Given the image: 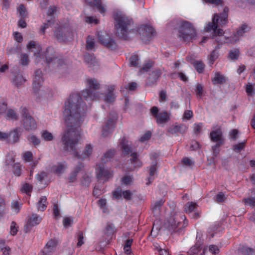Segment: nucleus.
I'll return each instance as SVG.
<instances>
[{
	"mask_svg": "<svg viewBox=\"0 0 255 255\" xmlns=\"http://www.w3.org/2000/svg\"><path fill=\"white\" fill-rule=\"evenodd\" d=\"M26 81L25 78L21 74H17L15 76L13 79V83L17 86H19L22 85Z\"/></svg>",
	"mask_w": 255,
	"mask_h": 255,
	"instance_id": "35",
	"label": "nucleus"
},
{
	"mask_svg": "<svg viewBox=\"0 0 255 255\" xmlns=\"http://www.w3.org/2000/svg\"><path fill=\"white\" fill-rule=\"evenodd\" d=\"M57 241L55 240H50L46 244L43 253L46 255H51L56 251Z\"/></svg>",
	"mask_w": 255,
	"mask_h": 255,
	"instance_id": "18",
	"label": "nucleus"
},
{
	"mask_svg": "<svg viewBox=\"0 0 255 255\" xmlns=\"http://www.w3.org/2000/svg\"><path fill=\"white\" fill-rule=\"evenodd\" d=\"M24 128L26 130H32L36 128L37 124L35 120L32 117L22 119Z\"/></svg>",
	"mask_w": 255,
	"mask_h": 255,
	"instance_id": "19",
	"label": "nucleus"
},
{
	"mask_svg": "<svg viewBox=\"0 0 255 255\" xmlns=\"http://www.w3.org/2000/svg\"><path fill=\"white\" fill-rule=\"evenodd\" d=\"M196 92L197 95L199 97H201L203 96V86L201 84H197L196 88Z\"/></svg>",
	"mask_w": 255,
	"mask_h": 255,
	"instance_id": "60",
	"label": "nucleus"
},
{
	"mask_svg": "<svg viewBox=\"0 0 255 255\" xmlns=\"http://www.w3.org/2000/svg\"><path fill=\"white\" fill-rule=\"evenodd\" d=\"M95 43L94 39L91 36H88L86 40V49L87 50H94Z\"/></svg>",
	"mask_w": 255,
	"mask_h": 255,
	"instance_id": "34",
	"label": "nucleus"
},
{
	"mask_svg": "<svg viewBox=\"0 0 255 255\" xmlns=\"http://www.w3.org/2000/svg\"><path fill=\"white\" fill-rule=\"evenodd\" d=\"M53 210V214H54V217L56 219H58L59 218H60V214L59 208H58L57 204H55L54 205Z\"/></svg>",
	"mask_w": 255,
	"mask_h": 255,
	"instance_id": "63",
	"label": "nucleus"
},
{
	"mask_svg": "<svg viewBox=\"0 0 255 255\" xmlns=\"http://www.w3.org/2000/svg\"><path fill=\"white\" fill-rule=\"evenodd\" d=\"M87 110L86 104L78 94L70 95L65 103L63 115L67 128L61 138V142L65 150L71 152L77 158L84 160L88 158L93 152V147L87 144L81 154L77 151L76 144L78 142L80 135L77 127L82 120Z\"/></svg>",
	"mask_w": 255,
	"mask_h": 255,
	"instance_id": "1",
	"label": "nucleus"
},
{
	"mask_svg": "<svg viewBox=\"0 0 255 255\" xmlns=\"http://www.w3.org/2000/svg\"><path fill=\"white\" fill-rule=\"evenodd\" d=\"M204 254L205 249H203L201 244L197 243L190 248L187 255H204Z\"/></svg>",
	"mask_w": 255,
	"mask_h": 255,
	"instance_id": "20",
	"label": "nucleus"
},
{
	"mask_svg": "<svg viewBox=\"0 0 255 255\" xmlns=\"http://www.w3.org/2000/svg\"><path fill=\"white\" fill-rule=\"evenodd\" d=\"M27 49L34 52V54L37 57L40 55L39 52L41 50L39 45H37L35 41H31L27 45Z\"/></svg>",
	"mask_w": 255,
	"mask_h": 255,
	"instance_id": "27",
	"label": "nucleus"
},
{
	"mask_svg": "<svg viewBox=\"0 0 255 255\" xmlns=\"http://www.w3.org/2000/svg\"><path fill=\"white\" fill-rule=\"evenodd\" d=\"M43 81L42 72L40 70H36L35 71V76L33 82V91L37 99H40L45 97V93L42 87V83Z\"/></svg>",
	"mask_w": 255,
	"mask_h": 255,
	"instance_id": "7",
	"label": "nucleus"
},
{
	"mask_svg": "<svg viewBox=\"0 0 255 255\" xmlns=\"http://www.w3.org/2000/svg\"><path fill=\"white\" fill-rule=\"evenodd\" d=\"M193 65L195 68L199 73H201L203 72L205 65L203 62L200 61H196L194 62Z\"/></svg>",
	"mask_w": 255,
	"mask_h": 255,
	"instance_id": "37",
	"label": "nucleus"
},
{
	"mask_svg": "<svg viewBox=\"0 0 255 255\" xmlns=\"http://www.w3.org/2000/svg\"><path fill=\"white\" fill-rule=\"evenodd\" d=\"M87 89L82 92V96L86 99L94 100L99 99V94L96 90L99 89L100 84L96 79H88L87 80Z\"/></svg>",
	"mask_w": 255,
	"mask_h": 255,
	"instance_id": "6",
	"label": "nucleus"
},
{
	"mask_svg": "<svg viewBox=\"0 0 255 255\" xmlns=\"http://www.w3.org/2000/svg\"><path fill=\"white\" fill-rule=\"evenodd\" d=\"M73 223V220L70 218H64L63 219V224L65 227L67 228L71 226V225Z\"/></svg>",
	"mask_w": 255,
	"mask_h": 255,
	"instance_id": "64",
	"label": "nucleus"
},
{
	"mask_svg": "<svg viewBox=\"0 0 255 255\" xmlns=\"http://www.w3.org/2000/svg\"><path fill=\"white\" fill-rule=\"evenodd\" d=\"M45 57L48 64L54 65L55 67H58L64 63V61L58 58L54 49L51 47L47 48L45 53Z\"/></svg>",
	"mask_w": 255,
	"mask_h": 255,
	"instance_id": "9",
	"label": "nucleus"
},
{
	"mask_svg": "<svg viewBox=\"0 0 255 255\" xmlns=\"http://www.w3.org/2000/svg\"><path fill=\"white\" fill-rule=\"evenodd\" d=\"M119 147L122 152L124 155H128L131 153V163L133 164L134 167H131L132 170L134 168L141 166L142 163L138 158V155L136 152H132L131 143L125 138H122L119 144Z\"/></svg>",
	"mask_w": 255,
	"mask_h": 255,
	"instance_id": "5",
	"label": "nucleus"
},
{
	"mask_svg": "<svg viewBox=\"0 0 255 255\" xmlns=\"http://www.w3.org/2000/svg\"><path fill=\"white\" fill-rule=\"evenodd\" d=\"M228 11L229 8L225 7L223 13L220 14H215L212 18V21L209 22L204 28L206 32L212 31L211 38L214 39L219 45L225 43H234L239 40V37L243 36L245 33L250 30V27L244 24L238 29L236 34H234L232 38L224 36V30L221 28L218 29V27L223 26L228 22Z\"/></svg>",
	"mask_w": 255,
	"mask_h": 255,
	"instance_id": "2",
	"label": "nucleus"
},
{
	"mask_svg": "<svg viewBox=\"0 0 255 255\" xmlns=\"http://www.w3.org/2000/svg\"><path fill=\"white\" fill-rule=\"evenodd\" d=\"M243 201L246 206H249L252 208H253L255 206V199L253 197L245 198L243 200Z\"/></svg>",
	"mask_w": 255,
	"mask_h": 255,
	"instance_id": "44",
	"label": "nucleus"
},
{
	"mask_svg": "<svg viewBox=\"0 0 255 255\" xmlns=\"http://www.w3.org/2000/svg\"><path fill=\"white\" fill-rule=\"evenodd\" d=\"M121 181L123 184L128 185L132 182V179L131 176H123L121 179Z\"/></svg>",
	"mask_w": 255,
	"mask_h": 255,
	"instance_id": "49",
	"label": "nucleus"
},
{
	"mask_svg": "<svg viewBox=\"0 0 255 255\" xmlns=\"http://www.w3.org/2000/svg\"><path fill=\"white\" fill-rule=\"evenodd\" d=\"M87 3L91 7H96L98 10L101 13H104L106 11V9L101 4V0H85Z\"/></svg>",
	"mask_w": 255,
	"mask_h": 255,
	"instance_id": "25",
	"label": "nucleus"
},
{
	"mask_svg": "<svg viewBox=\"0 0 255 255\" xmlns=\"http://www.w3.org/2000/svg\"><path fill=\"white\" fill-rule=\"evenodd\" d=\"M48 202L46 196L41 197L38 202L36 203V207L38 211H44L47 206Z\"/></svg>",
	"mask_w": 255,
	"mask_h": 255,
	"instance_id": "29",
	"label": "nucleus"
},
{
	"mask_svg": "<svg viewBox=\"0 0 255 255\" xmlns=\"http://www.w3.org/2000/svg\"><path fill=\"white\" fill-rule=\"evenodd\" d=\"M115 150L113 149L109 150L107 151L104 155L103 158H102V160L103 162H106L108 160L110 159L115 154Z\"/></svg>",
	"mask_w": 255,
	"mask_h": 255,
	"instance_id": "38",
	"label": "nucleus"
},
{
	"mask_svg": "<svg viewBox=\"0 0 255 255\" xmlns=\"http://www.w3.org/2000/svg\"><path fill=\"white\" fill-rule=\"evenodd\" d=\"M19 131V129L16 128L13 131L8 132L10 135L8 138L9 143H15L18 141L20 136Z\"/></svg>",
	"mask_w": 255,
	"mask_h": 255,
	"instance_id": "26",
	"label": "nucleus"
},
{
	"mask_svg": "<svg viewBox=\"0 0 255 255\" xmlns=\"http://www.w3.org/2000/svg\"><path fill=\"white\" fill-rule=\"evenodd\" d=\"M36 185L39 190L45 188L50 182L49 176H37Z\"/></svg>",
	"mask_w": 255,
	"mask_h": 255,
	"instance_id": "22",
	"label": "nucleus"
},
{
	"mask_svg": "<svg viewBox=\"0 0 255 255\" xmlns=\"http://www.w3.org/2000/svg\"><path fill=\"white\" fill-rule=\"evenodd\" d=\"M114 86L108 87V92L104 96V100L107 103H112L115 101L116 96L114 93Z\"/></svg>",
	"mask_w": 255,
	"mask_h": 255,
	"instance_id": "28",
	"label": "nucleus"
},
{
	"mask_svg": "<svg viewBox=\"0 0 255 255\" xmlns=\"http://www.w3.org/2000/svg\"><path fill=\"white\" fill-rule=\"evenodd\" d=\"M177 35L183 41L190 42L195 39L196 31L191 22L181 21L178 25Z\"/></svg>",
	"mask_w": 255,
	"mask_h": 255,
	"instance_id": "4",
	"label": "nucleus"
},
{
	"mask_svg": "<svg viewBox=\"0 0 255 255\" xmlns=\"http://www.w3.org/2000/svg\"><path fill=\"white\" fill-rule=\"evenodd\" d=\"M197 204L191 202H188L185 206V211L186 213L190 214L191 217L194 219H198L201 215V212L197 210Z\"/></svg>",
	"mask_w": 255,
	"mask_h": 255,
	"instance_id": "12",
	"label": "nucleus"
},
{
	"mask_svg": "<svg viewBox=\"0 0 255 255\" xmlns=\"http://www.w3.org/2000/svg\"><path fill=\"white\" fill-rule=\"evenodd\" d=\"M151 136V132L149 131H146L140 138V141L142 142L148 140Z\"/></svg>",
	"mask_w": 255,
	"mask_h": 255,
	"instance_id": "59",
	"label": "nucleus"
},
{
	"mask_svg": "<svg viewBox=\"0 0 255 255\" xmlns=\"http://www.w3.org/2000/svg\"><path fill=\"white\" fill-rule=\"evenodd\" d=\"M17 10L20 17L26 18L27 17V12L23 4H21L17 7Z\"/></svg>",
	"mask_w": 255,
	"mask_h": 255,
	"instance_id": "36",
	"label": "nucleus"
},
{
	"mask_svg": "<svg viewBox=\"0 0 255 255\" xmlns=\"http://www.w3.org/2000/svg\"><path fill=\"white\" fill-rule=\"evenodd\" d=\"M156 165H157L156 161H154L152 163V164L150 166V168H149L150 175H154L155 174H156V170H157Z\"/></svg>",
	"mask_w": 255,
	"mask_h": 255,
	"instance_id": "57",
	"label": "nucleus"
},
{
	"mask_svg": "<svg viewBox=\"0 0 255 255\" xmlns=\"http://www.w3.org/2000/svg\"><path fill=\"white\" fill-rule=\"evenodd\" d=\"M112 193L113 197L116 199H120L123 196L126 200H130L132 197V193L129 190L123 191L120 187H118Z\"/></svg>",
	"mask_w": 255,
	"mask_h": 255,
	"instance_id": "13",
	"label": "nucleus"
},
{
	"mask_svg": "<svg viewBox=\"0 0 255 255\" xmlns=\"http://www.w3.org/2000/svg\"><path fill=\"white\" fill-rule=\"evenodd\" d=\"M84 60L90 67L94 68L98 66V62L93 55L86 53L84 55Z\"/></svg>",
	"mask_w": 255,
	"mask_h": 255,
	"instance_id": "23",
	"label": "nucleus"
},
{
	"mask_svg": "<svg viewBox=\"0 0 255 255\" xmlns=\"http://www.w3.org/2000/svg\"><path fill=\"white\" fill-rule=\"evenodd\" d=\"M41 220L42 218L39 215L32 214L31 216L28 219L27 224L25 226L24 230L25 232H29L33 227L38 225Z\"/></svg>",
	"mask_w": 255,
	"mask_h": 255,
	"instance_id": "15",
	"label": "nucleus"
},
{
	"mask_svg": "<svg viewBox=\"0 0 255 255\" xmlns=\"http://www.w3.org/2000/svg\"><path fill=\"white\" fill-rule=\"evenodd\" d=\"M54 23V20L51 19L50 20H48L47 21V23H45L44 24L42 27L41 28V31L43 34L45 33V30L46 29H47L49 26H51V25L53 24Z\"/></svg>",
	"mask_w": 255,
	"mask_h": 255,
	"instance_id": "55",
	"label": "nucleus"
},
{
	"mask_svg": "<svg viewBox=\"0 0 255 255\" xmlns=\"http://www.w3.org/2000/svg\"><path fill=\"white\" fill-rule=\"evenodd\" d=\"M18 227L14 222H12L10 227V233L11 235L14 236L16 234Z\"/></svg>",
	"mask_w": 255,
	"mask_h": 255,
	"instance_id": "50",
	"label": "nucleus"
},
{
	"mask_svg": "<svg viewBox=\"0 0 255 255\" xmlns=\"http://www.w3.org/2000/svg\"><path fill=\"white\" fill-rule=\"evenodd\" d=\"M150 113L156 119L157 123H165L169 120L170 114L168 113L166 111L159 113L158 109L155 106L151 108Z\"/></svg>",
	"mask_w": 255,
	"mask_h": 255,
	"instance_id": "10",
	"label": "nucleus"
},
{
	"mask_svg": "<svg viewBox=\"0 0 255 255\" xmlns=\"http://www.w3.org/2000/svg\"><path fill=\"white\" fill-rule=\"evenodd\" d=\"M22 158L25 162H31L33 160V154L30 151H25L22 154Z\"/></svg>",
	"mask_w": 255,
	"mask_h": 255,
	"instance_id": "39",
	"label": "nucleus"
},
{
	"mask_svg": "<svg viewBox=\"0 0 255 255\" xmlns=\"http://www.w3.org/2000/svg\"><path fill=\"white\" fill-rule=\"evenodd\" d=\"M18 115L12 109H8L6 111V118L8 120H18Z\"/></svg>",
	"mask_w": 255,
	"mask_h": 255,
	"instance_id": "33",
	"label": "nucleus"
},
{
	"mask_svg": "<svg viewBox=\"0 0 255 255\" xmlns=\"http://www.w3.org/2000/svg\"><path fill=\"white\" fill-rule=\"evenodd\" d=\"M210 137L212 141L223 144L224 143V138L222 131L220 128L212 131L210 134Z\"/></svg>",
	"mask_w": 255,
	"mask_h": 255,
	"instance_id": "16",
	"label": "nucleus"
},
{
	"mask_svg": "<svg viewBox=\"0 0 255 255\" xmlns=\"http://www.w3.org/2000/svg\"><path fill=\"white\" fill-rule=\"evenodd\" d=\"M20 113L22 117V119L27 118L29 117H31L29 115L28 112V110L25 107H21L20 108Z\"/></svg>",
	"mask_w": 255,
	"mask_h": 255,
	"instance_id": "62",
	"label": "nucleus"
},
{
	"mask_svg": "<svg viewBox=\"0 0 255 255\" xmlns=\"http://www.w3.org/2000/svg\"><path fill=\"white\" fill-rule=\"evenodd\" d=\"M181 164L186 167H192L194 165V161L188 157H184L181 161Z\"/></svg>",
	"mask_w": 255,
	"mask_h": 255,
	"instance_id": "43",
	"label": "nucleus"
},
{
	"mask_svg": "<svg viewBox=\"0 0 255 255\" xmlns=\"http://www.w3.org/2000/svg\"><path fill=\"white\" fill-rule=\"evenodd\" d=\"M226 197L222 192L218 193L216 197V200L217 202H224L226 199Z\"/></svg>",
	"mask_w": 255,
	"mask_h": 255,
	"instance_id": "58",
	"label": "nucleus"
},
{
	"mask_svg": "<svg viewBox=\"0 0 255 255\" xmlns=\"http://www.w3.org/2000/svg\"><path fill=\"white\" fill-rule=\"evenodd\" d=\"M239 56V51L238 50H234L231 51L229 55V57L232 60L237 59Z\"/></svg>",
	"mask_w": 255,
	"mask_h": 255,
	"instance_id": "53",
	"label": "nucleus"
},
{
	"mask_svg": "<svg viewBox=\"0 0 255 255\" xmlns=\"http://www.w3.org/2000/svg\"><path fill=\"white\" fill-rule=\"evenodd\" d=\"M32 190V185H31L27 183H24L22 185V188L21 189V191L22 192L26 193L28 195H30V193L31 192Z\"/></svg>",
	"mask_w": 255,
	"mask_h": 255,
	"instance_id": "41",
	"label": "nucleus"
},
{
	"mask_svg": "<svg viewBox=\"0 0 255 255\" xmlns=\"http://www.w3.org/2000/svg\"><path fill=\"white\" fill-rule=\"evenodd\" d=\"M28 140L34 145H38L40 142V140L35 135L30 136Z\"/></svg>",
	"mask_w": 255,
	"mask_h": 255,
	"instance_id": "52",
	"label": "nucleus"
},
{
	"mask_svg": "<svg viewBox=\"0 0 255 255\" xmlns=\"http://www.w3.org/2000/svg\"><path fill=\"white\" fill-rule=\"evenodd\" d=\"M222 144L220 143H216L214 146L212 147L213 150V154L214 158V157H216L220 152L219 147Z\"/></svg>",
	"mask_w": 255,
	"mask_h": 255,
	"instance_id": "51",
	"label": "nucleus"
},
{
	"mask_svg": "<svg viewBox=\"0 0 255 255\" xmlns=\"http://www.w3.org/2000/svg\"><path fill=\"white\" fill-rule=\"evenodd\" d=\"M41 137L45 141H51L53 139L52 134L47 130L41 132Z\"/></svg>",
	"mask_w": 255,
	"mask_h": 255,
	"instance_id": "40",
	"label": "nucleus"
},
{
	"mask_svg": "<svg viewBox=\"0 0 255 255\" xmlns=\"http://www.w3.org/2000/svg\"><path fill=\"white\" fill-rule=\"evenodd\" d=\"M218 57V54L215 50L212 51L209 56V63L211 65Z\"/></svg>",
	"mask_w": 255,
	"mask_h": 255,
	"instance_id": "48",
	"label": "nucleus"
},
{
	"mask_svg": "<svg viewBox=\"0 0 255 255\" xmlns=\"http://www.w3.org/2000/svg\"><path fill=\"white\" fill-rule=\"evenodd\" d=\"M116 33L121 38L128 39V34L133 30L132 19L125 14L117 13L115 16Z\"/></svg>",
	"mask_w": 255,
	"mask_h": 255,
	"instance_id": "3",
	"label": "nucleus"
},
{
	"mask_svg": "<svg viewBox=\"0 0 255 255\" xmlns=\"http://www.w3.org/2000/svg\"><path fill=\"white\" fill-rule=\"evenodd\" d=\"M9 133L8 132H4L0 131V140L5 141L8 143V138L9 137Z\"/></svg>",
	"mask_w": 255,
	"mask_h": 255,
	"instance_id": "54",
	"label": "nucleus"
},
{
	"mask_svg": "<svg viewBox=\"0 0 255 255\" xmlns=\"http://www.w3.org/2000/svg\"><path fill=\"white\" fill-rule=\"evenodd\" d=\"M238 251L242 255H253L254 254L253 249L244 246H240Z\"/></svg>",
	"mask_w": 255,
	"mask_h": 255,
	"instance_id": "32",
	"label": "nucleus"
},
{
	"mask_svg": "<svg viewBox=\"0 0 255 255\" xmlns=\"http://www.w3.org/2000/svg\"><path fill=\"white\" fill-rule=\"evenodd\" d=\"M133 240L132 239H128L126 241L124 247V251L127 255H129L131 253V246L132 244Z\"/></svg>",
	"mask_w": 255,
	"mask_h": 255,
	"instance_id": "42",
	"label": "nucleus"
},
{
	"mask_svg": "<svg viewBox=\"0 0 255 255\" xmlns=\"http://www.w3.org/2000/svg\"><path fill=\"white\" fill-rule=\"evenodd\" d=\"M130 64L132 66L137 67L139 64V57L138 55L134 54L129 58Z\"/></svg>",
	"mask_w": 255,
	"mask_h": 255,
	"instance_id": "45",
	"label": "nucleus"
},
{
	"mask_svg": "<svg viewBox=\"0 0 255 255\" xmlns=\"http://www.w3.org/2000/svg\"><path fill=\"white\" fill-rule=\"evenodd\" d=\"M21 168L22 166L19 163H17L14 164L12 167L14 174L17 175H20L21 174Z\"/></svg>",
	"mask_w": 255,
	"mask_h": 255,
	"instance_id": "47",
	"label": "nucleus"
},
{
	"mask_svg": "<svg viewBox=\"0 0 255 255\" xmlns=\"http://www.w3.org/2000/svg\"><path fill=\"white\" fill-rule=\"evenodd\" d=\"M84 168V165L82 163H79L74 168L73 172L74 174L81 173Z\"/></svg>",
	"mask_w": 255,
	"mask_h": 255,
	"instance_id": "56",
	"label": "nucleus"
},
{
	"mask_svg": "<svg viewBox=\"0 0 255 255\" xmlns=\"http://www.w3.org/2000/svg\"><path fill=\"white\" fill-rule=\"evenodd\" d=\"M54 36L59 41L70 40L74 34L71 28L68 26H59L54 31Z\"/></svg>",
	"mask_w": 255,
	"mask_h": 255,
	"instance_id": "8",
	"label": "nucleus"
},
{
	"mask_svg": "<svg viewBox=\"0 0 255 255\" xmlns=\"http://www.w3.org/2000/svg\"><path fill=\"white\" fill-rule=\"evenodd\" d=\"M140 34L142 40H149L150 38L155 35V31L153 28L149 25L142 27L140 30Z\"/></svg>",
	"mask_w": 255,
	"mask_h": 255,
	"instance_id": "14",
	"label": "nucleus"
},
{
	"mask_svg": "<svg viewBox=\"0 0 255 255\" xmlns=\"http://www.w3.org/2000/svg\"><path fill=\"white\" fill-rule=\"evenodd\" d=\"M97 175H111L113 171L108 168H106L103 164L99 165L96 168Z\"/></svg>",
	"mask_w": 255,
	"mask_h": 255,
	"instance_id": "24",
	"label": "nucleus"
},
{
	"mask_svg": "<svg viewBox=\"0 0 255 255\" xmlns=\"http://www.w3.org/2000/svg\"><path fill=\"white\" fill-rule=\"evenodd\" d=\"M212 81L215 85L222 84L226 82V78L224 76L219 72H216L215 74L214 78H212Z\"/></svg>",
	"mask_w": 255,
	"mask_h": 255,
	"instance_id": "31",
	"label": "nucleus"
},
{
	"mask_svg": "<svg viewBox=\"0 0 255 255\" xmlns=\"http://www.w3.org/2000/svg\"><path fill=\"white\" fill-rule=\"evenodd\" d=\"M98 37L100 41L107 48L114 50L116 48L117 45L114 40L110 38L106 39L104 36L98 33Z\"/></svg>",
	"mask_w": 255,
	"mask_h": 255,
	"instance_id": "17",
	"label": "nucleus"
},
{
	"mask_svg": "<svg viewBox=\"0 0 255 255\" xmlns=\"http://www.w3.org/2000/svg\"><path fill=\"white\" fill-rule=\"evenodd\" d=\"M193 116V114L191 110H186L183 114V119L187 120L191 119Z\"/></svg>",
	"mask_w": 255,
	"mask_h": 255,
	"instance_id": "61",
	"label": "nucleus"
},
{
	"mask_svg": "<svg viewBox=\"0 0 255 255\" xmlns=\"http://www.w3.org/2000/svg\"><path fill=\"white\" fill-rule=\"evenodd\" d=\"M116 120V116L108 118L102 128V135L103 136L107 137L113 132L115 127Z\"/></svg>",
	"mask_w": 255,
	"mask_h": 255,
	"instance_id": "11",
	"label": "nucleus"
},
{
	"mask_svg": "<svg viewBox=\"0 0 255 255\" xmlns=\"http://www.w3.org/2000/svg\"><path fill=\"white\" fill-rule=\"evenodd\" d=\"M162 73V71L161 69H158L153 70L149 75L148 81L146 82L147 84L149 86L154 85Z\"/></svg>",
	"mask_w": 255,
	"mask_h": 255,
	"instance_id": "21",
	"label": "nucleus"
},
{
	"mask_svg": "<svg viewBox=\"0 0 255 255\" xmlns=\"http://www.w3.org/2000/svg\"><path fill=\"white\" fill-rule=\"evenodd\" d=\"M29 58L28 55L25 53H23L20 55V62L22 65H27L29 63Z\"/></svg>",
	"mask_w": 255,
	"mask_h": 255,
	"instance_id": "46",
	"label": "nucleus"
},
{
	"mask_svg": "<svg viewBox=\"0 0 255 255\" xmlns=\"http://www.w3.org/2000/svg\"><path fill=\"white\" fill-rule=\"evenodd\" d=\"M66 167V165L65 163H58L53 165L51 170L53 173L60 174L64 173Z\"/></svg>",
	"mask_w": 255,
	"mask_h": 255,
	"instance_id": "30",
	"label": "nucleus"
}]
</instances>
